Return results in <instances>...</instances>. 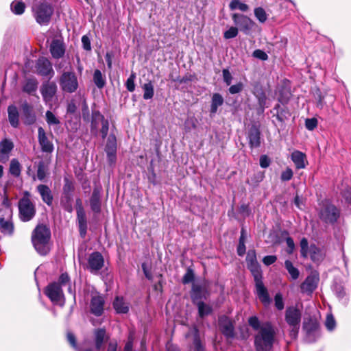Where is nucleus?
<instances>
[{"mask_svg": "<svg viewBox=\"0 0 351 351\" xmlns=\"http://www.w3.org/2000/svg\"><path fill=\"white\" fill-rule=\"evenodd\" d=\"M249 325L258 331L255 335L254 344L257 351H269L273 346L275 337V330L269 322L261 324L256 316L250 317L248 319Z\"/></svg>", "mask_w": 351, "mask_h": 351, "instance_id": "obj_1", "label": "nucleus"}, {"mask_svg": "<svg viewBox=\"0 0 351 351\" xmlns=\"http://www.w3.org/2000/svg\"><path fill=\"white\" fill-rule=\"evenodd\" d=\"M51 231L45 225H38L32 234V242L38 254L46 255L50 250Z\"/></svg>", "mask_w": 351, "mask_h": 351, "instance_id": "obj_2", "label": "nucleus"}, {"mask_svg": "<svg viewBox=\"0 0 351 351\" xmlns=\"http://www.w3.org/2000/svg\"><path fill=\"white\" fill-rule=\"evenodd\" d=\"M18 208L19 219L23 222L31 221L36 215V206L27 191L24 193V196L19 201Z\"/></svg>", "mask_w": 351, "mask_h": 351, "instance_id": "obj_3", "label": "nucleus"}, {"mask_svg": "<svg viewBox=\"0 0 351 351\" xmlns=\"http://www.w3.org/2000/svg\"><path fill=\"white\" fill-rule=\"evenodd\" d=\"M302 313L299 309L293 306L287 307L285 311V321L289 325V336L292 339H296L298 335Z\"/></svg>", "mask_w": 351, "mask_h": 351, "instance_id": "obj_4", "label": "nucleus"}, {"mask_svg": "<svg viewBox=\"0 0 351 351\" xmlns=\"http://www.w3.org/2000/svg\"><path fill=\"white\" fill-rule=\"evenodd\" d=\"M32 12L38 23L41 25H47L51 20L53 9L51 5L47 3H40L33 6Z\"/></svg>", "mask_w": 351, "mask_h": 351, "instance_id": "obj_5", "label": "nucleus"}, {"mask_svg": "<svg viewBox=\"0 0 351 351\" xmlns=\"http://www.w3.org/2000/svg\"><path fill=\"white\" fill-rule=\"evenodd\" d=\"M57 86L53 82H47L43 84L40 88V93L46 105L50 109L53 108V104L57 101L56 96Z\"/></svg>", "mask_w": 351, "mask_h": 351, "instance_id": "obj_6", "label": "nucleus"}, {"mask_svg": "<svg viewBox=\"0 0 351 351\" xmlns=\"http://www.w3.org/2000/svg\"><path fill=\"white\" fill-rule=\"evenodd\" d=\"M60 85L62 90L73 93L78 88V82L75 74L72 71L64 72L60 78Z\"/></svg>", "mask_w": 351, "mask_h": 351, "instance_id": "obj_7", "label": "nucleus"}, {"mask_svg": "<svg viewBox=\"0 0 351 351\" xmlns=\"http://www.w3.org/2000/svg\"><path fill=\"white\" fill-rule=\"evenodd\" d=\"M319 217L326 223H333L339 217V211L334 205L324 201L322 202L319 210Z\"/></svg>", "mask_w": 351, "mask_h": 351, "instance_id": "obj_8", "label": "nucleus"}, {"mask_svg": "<svg viewBox=\"0 0 351 351\" xmlns=\"http://www.w3.org/2000/svg\"><path fill=\"white\" fill-rule=\"evenodd\" d=\"M104 265V258L101 253L95 252L89 254L87 259L86 269L92 274H97Z\"/></svg>", "mask_w": 351, "mask_h": 351, "instance_id": "obj_9", "label": "nucleus"}, {"mask_svg": "<svg viewBox=\"0 0 351 351\" xmlns=\"http://www.w3.org/2000/svg\"><path fill=\"white\" fill-rule=\"evenodd\" d=\"M232 19L234 23L245 34H248L254 26V22L243 14L234 13L232 15Z\"/></svg>", "mask_w": 351, "mask_h": 351, "instance_id": "obj_10", "label": "nucleus"}, {"mask_svg": "<svg viewBox=\"0 0 351 351\" xmlns=\"http://www.w3.org/2000/svg\"><path fill=\"white\" fill-rule=\"evenodd\" d=\"M45 294L54 303H64V295L60 285L57 282H53L47 286L45 290Z\"/></svg>", "mask_w": 351, "mask_h": 351, "instance_id": "obj_11", "label": "nucleus"}, {"mask_svg": "<svg viewBox=\"0 0 351 351\" xmlns=\"http://www.w3.org/2000/svg\"><path fill=\"white\" fill-rule=\"evenodd\" d=\"M36 71L38 75L51 78L54 74L50 61L44 57L38 59L36 63Z\"/></svg>", "mask_w": 351, "mask_h": 351, "instance_id": "obj_12", "label": "nucleus"}, {"mask_svg": "<svg viewBox=\"0 0 351 351\" xmlns=\"http://www.w3.org/2000/svg\"><path fill=\"white\" fill-rule=\"evenodd\" d=\"M246 262L247 267L252 272L254 278L261 277V269L257 261L256 254L254 250H250L248 251L246 256Z\"/></svg>", "mask_w": 351, "mask_h": 351, "instance_id": "obj_13", "label": "nucleus"}, {"mask_svg": "<svg viewBox=\"0 0 351 351\" xmlns=\"http://www.w3.org/2000/svg\"><path fill=\"white\" fill-rule=\"evenodd\" d=\"M38 138L41 150L43 152L51 153L53 152V145L47 136L46 133L42 127H39L38 129Z\"/></svg>", "mask_w": 351, "mask_h": 351, "instance_id": "obj_14", "label": "nucleus"}, {"mask_svg": "<svg viewBox=\"0 0 351 351\" xmlns=\"http://www.w3.org/2000/svg\"><path fill=\"white\" fill-rule=\"evenodd\" d=\"M256 282V293L259 300L265 305L270 302V299L267 289L265 287L262 281V276L254 278Z\"/></svg>", "mask_w": 351, "mask_h": 351, "instance_id": "obj_15", "label": "nucleus"}, {"mask_svg": "<svg viewBox=\"0 0 351 351\" xmlns=\"http://www.w3.org/2000/svg\"><path fill=\"white\" fill-rule=\"evenodd\" d=\"M106 152L107 154L108 161L110 164L115 162L117 152V140L114 135H110L108 138L106 145Z\"/></svg>", "mask_w": 351, "mask_h": 351, "instance_id": "obj_16", "label": "nucleus"}, {"mask_svg": "<svg viewBox=\"0 0 351 351\" xmlns=\"http://www.w3.org/2000/svg\"><path fill=\"white\" fill-rule=\"evenodd\" d=\"M14 148L12 141L5 138L0 142V162H5L10 156V153Z\"/></svg>", "mask_w": 351, "mask_h": 351, "instance_id": "obj_17", "label": "nucleus"}, {"mask_svg": "<svg viewBox=\"0 0 351 351\" xmlns=\"http://www.w3.org/2000/svg\"><path fill=\"white\" fill-rule=\"evenodd\" d=\"M64 186H63V193L65 195V198L68 202V205L65 206V209L69 211H72V206L70 204L72 199V192L74 191V184L72 180H71L68 178H64Z\"/></svg>", "mask_w": 351, "mask_h": 351, "instance_id": "obj_18", "label": "nucleus"}, {"mask_svg": "<svg viewBox=\"0 0 351 351\" xmlns=\"http://www.w3.org/2000/svg\"><path fill=\"white\" fill-rule=\"evenodd\" d=\"M319 278L315 274L308 276L302 283L300 288L302 292L312 293L317 287Z\"/></svg>", "mask_w": 351, "mask_h": 351, "instance_id": "obj_19", "label": "nucleus"}, {"mask_svg": "<svg viewBox=\"0 0 351 351\" xmlns=\"http://www.w3.org/2000/svg\"><path fill=\"white\" fill-rule=\"evenodd\" d=\"M219 325L224 335L228 337L234 336V328L232 322L226 316L219 318Z\"/></svg>", "mask_w": 351, "mask_h": 351, "instance_id": "obj_20", "label": "nucleus"}, {"mask_svg": "<svg viewBox=\"0 0 351 351\" xmlns=\"http://www.w3.org/2000/svg\"><path fill=\"white\" fill-rule=\"evenodd\" d=\"M104 300L100 295L93 296L90 302V311L96 316H100L104 311Z\"/></svg>", "mask_w": 351, "mask_h": 351, "instance_id": "obj_21", "label": "nucleus"}, {"mask_svg": "<svg viewBox=\"0 0 351 351\" xmlns=\"http://www.w3.org/2000/svg\"><path fill=\"white\" fill-rule=\"evenodd\" d=\"M64 47L63 43L58 40L54 39L52 40L50 45V52L54 58H60L64 54Z\"/></svg>", "mask_w": 351, "mask_h": 351, "instance_id": "obj_22", "label": "nucleus"}, {"mask_svg": "<svg viewBox=\"0 0 351 351\" xmlns=\"http://www.w3.org/2000/svg\"><path fill=\"white\" fill-rule=\"evenodd\" d=\"M291 158L298 169L306 167L307 163L306 156L303 152L295 150L292 152Z\"/></svg>", "mask_w": 351, "mask_h": 351, "instance_id": "obj_23", "label": "nucleus"}, {"mask_svg": "<svg viewBox=\"0 0 351 351\" xmlns=\"http://www.w3.org/2000/svg\"><path fill=\"white\" fill-rule=\"evenodd\" d=\"M36 189L41 196L42 200L48 206L52 205L53 198L51 191L49 186L45 184H39Z\"/></svg>", "mask_w": 351, "mask_h": 351, "instance_id": "obj_24", "label": "nucleus"}, {"mask_svg": "<svg viewBox=\"0 0 351 351\" xmlns=\"http://www.w3.org/2000/svg\"><path fill=\"white\" fill-rule=\"evenodd\" d=\"M22 110L24 116V123L32 125L36 121V116L32 112V107L27 102L22 104Z\"/></svg>", "mask_w": 351, "mask_h": 351, "instance_id": "obj_25", "label": "nucleus"}, {"mask_svg": "<svg viewBox=\"0 0 351 351\" xmlns=\"http://www.w3.org/2000/svg\"><path fill=\"white\" fill-rule=\"evenodd\" d=\"M0 229L4 234L12 235L13 234L14 224L11 220V216L9 217L8 215L6 219L0 217Z\"/></svg>", "mask_w": 351, "mask_h": 351, "instance_id": "obj_26", "label": "nucleus"}, {"mask_svg": "<svg viewBox=\"0 0 351 351\" xmlns=\"http://www.w3.org/2000/svg\"><path fill=\"white\" fill-rule=\"evenodd\" d=\"M260 134L258 129L255 127L249 130L248 140L251 147H258L260 145Z\"/></svg>", "mask_w": 351, "mask_h": 351, "instance_id": "obj_27", "label": "nucleus"}, {"mask_svg": "<svg viewBox=\"0 0 351 351\" xmlns=\"http://www.w3.org/2000/svg\"><path fill=\"white\" fill-rule=\"evenodd\" d=\"M113 306L118 313H127L129 311V304L122 297H116Z\"/></svg>", "mask_w": 351, "mask_h": 351, "instance_id": "obj_28", "label": "nucleus"}, {"mask_svg": "<svg viewBox=\"0 0 351 351\" xmlns=\"http://www.w3.org/2000/svg\"><path fill=\"white\" fill-rule=\"evenodd\" d=\"M108 339L106 335V330L99 328L95 331V347L97 350H100L106 340Z\"/></svg>", "mask_w": 351, "mask_h": 351, "instance_id": "obj_29", "label": "nucleus"}, {"mask_svg": "<svg viewBox=\"0 0 351 351\" xmlns=\"http://www.w3.org/2000/svg\"><path fill=\"white\" fill-rule=\"evenodd\" d=\"M8 119L10 125L14 128L19 125V112L15 106H10L8 108Z\"/></svg>", "mask_w": 351, "mask_h": 351, "instance_id": "obj_30", "label": "nucleus"}, {"mask_svg": "<svg viewBox=\"0 0 351 351\" xmlns=\"http://www.w3.org/2000/svg\"><path fill=\"white\" fill-rule=\"evenodd\" d=\"M90 207L91 209L95 213L100 212L101 209V203H100V194L99 191L97 189H95L93 192L92 196L90 197Z\"/></svg>", "mask_w": 351, "mask_h": 351, "instance_id": "obj_31", "label": "nucleus"}, {"mask_svg": "<svg viewBox=\"0 0 351 351\" xmlns=\"http://www.w3.org/2000/svg\"><path fill=\"white\" fill-rule=\"evenodd\" d=\"M93 82L98 88H103L106 83V76L101 71L96 69L93 73Z\"/></svg>", "mask_w": 351, "mask_h": 351, "instance_id": "obj_32", "label": "nucleus"}, {"mask_svg": "<svg viewBox=\"0 0 351 351\" xmlns=\"http://www.w3.org/2000/svg\"><path fill=\"white\" fill-rule=\"evenodd\" d=\"M223 103V99L222 96L219 93L213 94L212 97L211 106H210V113L215 114L217 111L218 107L221 106Z\"/></svg>", "mask_w": 351, "mask_h": 351, "instance_id": "obj_33", "label": "nucleus"}, {"mask_svg": "<svg viewBox=\"0 0 351 351\" xmlns=\"http://www.w3.org/2000/svg\"><path fill=\"white\" fill-rule=\"evenodd\" d=\"M311 258L314 262H319L323 259V254L319 248L315 245H311L308 250Z\"/></svg>", "mask_w": 351, "mask_h": 351, "instance_id": "obj_34", "label": "nucleus"}, {"mask_svg": "<svg viewBox=\"0 0 351 351\" xmlns=\"http://www.w3.org/2000/svg\"><path fill=\"white\" fill-rule=\"evenodd\" d=\"M9 171L14 177H19L21 175V165L17 159L11 160Z\"/></svg>", "mask_w": 351, "mask_h": 351, "instance_id": "obj_35", "label": "nucleus"}, {"mask_svg": "<svg viewBox=\"0 0 351 351\" xmlns=\"http://www.w3.org/2000/svg\"><path fill=\"white\" fill-rule=\"evenodd\" d=\"M38 82L35 79H28L25 81L23 90L25 93L31 94L35 92L37 89Z\"/></svg>", "mask_w": 351, "mask_h": 351, "instance_id": "obj_36", "label": "nucleus"}, {"mask_svg": "<svg viewBox=\"0 0 351 351\" xmlns=\"http://www.w3.org/2000/svg\"><path fill=\"white\" fill-rule=\"evenodd\" d=\"M204 290L201 286L193 284L192 287L191 298L195 303L204 296Z\"/></svg>", "mask_w": 351, "mask_h": 351, "instance_id": "obj_37", "label": "nucleus"}, {"mask_svg": "<svg viewBox=\"0 0 351 351\" xmlns=\"http://www.w3.org/2000/svg\"><path fill=\"white\" fill-rule=\"evenodd\" d=\"M12 11L16 14H22L25 8V3L21 0H15L14 1L11 5Z\"/></svg>", "mask_w": 351, "mask_h": 351, "instance_id": "obj_38", "label": "nucleus"}, {"mask_svg": "<svg viewBox=\"0 0 351 351\" xmlns=\"http://www.w3.org/2000/svg\"><path fill=\"white\" fill-rule=\"evenodd\" d=\"M229 8L231 10H239L242 12H246L249 9V6L247 4L239 0H231Z\"/></svg>", "mask_w": 351, "mask_h": 351, "instance_id": "obj_39", "label": "nucleus"}, {"mask_svg": "<svg viewBox=\"0 0 351 351\" xmlns=\"http://www.w3.org/2000/svg\"><path fill=\"white\" fill-rule=\"evenodd\" d=\"M196 304L198 308L199 315L201 317L206 316L211 313L212 308L208 304L203 302H197Z\"/></svg>", "mask_w": 351, "mask_h": 351, "instance_id": "obj_40", "label": "nucleus"}, {"mask_svg": "<svg viewBox=\"0 0 351 351\" xmlns=\"http://www.w3.org/2000/svg\"><path fill=\"white\" fill-rule=\"evenodd\" d=\"M143 89L144 92L143 98L145 99H149L153 97L154 94V86L151 82L144 84L143 86Z\"/></svg>", "mask_w": 351, "mask_h": 351, "instance_id": "obj_41", "label": "nucleus"}, {"mask_svg": "<svg viewBox=\"0 0 351 351\" xmlns=\"http://www.w3.org/2000/svg\"><path fill=\"white\" fill-rule=\"evenodd\" d=\"M285 266L293 280H295L299 277L300 273L298 269L293 265L290 261L287 260L285 263Z\"/></svg>", "mask_w": 351, "mask_h": 351, "instance_id": "obj_42", "label": "nucleus"}, {"mask_svg": "<svg viewBox=\"0 0 351 351\" xmlns=\"http://www.w3.org/2000/svg\"><path fill=\"white\" fill-rule=\"evenodd\" d=\"M104 117L99 112V111H94L92 113V130H97L99 122H102L103 121H105Z\"/></svg>", "mask_w": 351, "mask_h": 351, "instance_id": "obj_43", "label": "nucleus"}, {"mask_svg": "<svg viewBox=\"0 0 351 351\" xmlns=\"http://www.w3.org/2000/svg\"><path fill=\"white\" fill-rule=\"evenodd\" d=\"M45 117L46 121L49 125H58L60 123L59 119L50 110L46 112Z\"/></svg>", "mask_w": 351, "mask_h": 351, "instance_id": "obj_44", "label": "nucleus"}, {"mask_svg": "<svg viewBox=\"0 0 351 351\" xmlns=\"http://www.w3.org/2000/svg\"><path fill=\"white\" fill-rule=\"evenodd\" d=\"M254 15L261 23H264L267 19L266 12L262 8H255Z\"/></svg>", "mask_w": 351, "mask_h": 351, "instance_id": "obj_45", "label": "nucleus"}, {"mask_svg": "<svg viewBox=\"0 0 351 351\" xmlns=\"http://www.w3.org/2000/svg\"><path fill=\"white\" fill-rule=\"evenodd\" d=\"M325 326H326V328L330 331H332L335 329V328L336 326V322H335V318L332 315H331V314L327 315L326 319V322H325Z\"/></svg>", "mask_w": 351, "mask_h": 351, "instance_id": "obj_46", "label": "nucleus"}, {"mask_svg": "<svg viewBox=\"0 0 351 351\" xmlns=\"http://www.w3.org/2000/svg\"><path fill=\"white\" fill-rule=\"evenodd\" d=\"M136 78L135 73H132L128 78L125 86L128 91L133 92L135 89L134 80Z\"/></svg>", "mask_w": 351, "mask_h": 351, "instance_id": "obj_47", "label": "nucleus"}, {"mask_svg": "<svg viewBox=\"0 0 351 351\" xmlns=\"http://www.w3.org/2000/svg\"><path fill=\"white\" fill-rule=\"evenodd\" d=\"M301 254L304 257H306L308 254V243L306 238H302L300 241Z\"/></svg>", "mask_w": 351, "mask_h": 351, "instance_id": "obj_48", "label": "nucleus"}, {"mask_svg": "<svg viewBox=\"0 0 351 351\" xmlns=\"http://www.w3.org/2000/svg\"><path fill=\"white\" fill-rule=\"evenodd\" d=\"M238 34V29L235 27H230L223 34V36L226 39H230L235 38Z\"/></svg>", "mask_w": 351, "mask_h": 351, "instance_id": "obj_49", "label": "nucleus"}, {"mask_svg": "<svg viewBox=\"0 0 351 351\" xmlns=\"http://www.w3.org/2000/svg\"><path fill=\"white\" fill-rule=\"evenodd\" d=\"M46 176V169L44 163L40 162L38 164L37 169V178L40 180H43Z\"/></svg>", "mask_w": 351, "mask_h": 351, "instance_id": "obj_50", "label": "nucleus"}, {"mask_svg": "<svg viewBox=\"0 0 351 351\" xmlns=\"http://www.w3.org/2000/svg\"><path fill=\"white\" fill-rule=\"evenodd\" d=\"M305 126L307 130L312 131L317 126V120L315 118L307 119L305 121Z\"/></svg>", "mask_w": 351, "mask_h": 351, "instance_id": "obj_51", "label": "nucleus"}, {"mask_svg": "<svg viewBox=\"0 0 351 351\" xmlns=\"http://www.w3.org/2000/svg\"><path fill=\"white\" fill-rule=\"evenodd\" d=\"M293 172L291 169L287 167L282 172L280 178L282 181H289L293 178Z\"/></svg>", "mask_w": 351, "mask_h": 351, "instance_id": "obj_52", "label": "nucleus"}, {"mask_svg": "<svg viewBox=\"0 0 351 351\" xmlns=\"http://www.w3.org/2000/svg\"><path fill=\"white\" fill-rule=\"evenodd\" d=\"M193 331L195 332V337H194V340H193V346L195 348V351H203V348L201 345L200 340H199V337H197V330L196 328H194Z\"/></svg>", "mask_w": 351, "mask_h": 351, "instance_id": "obj_53", "label": "nucleus"}, {"mask_svg": "<svg viewBox=\"0 0 351 351\" xmlns=\"http://www.w3.org/2000/svg\"><path fill=\"white\" fill-rule=\"evenodd\" d=\"M253 56L261 60H267L268 59L267 54L264 51L261 49H256L253 52Z\"/></svg>", "mask_w": 351, "mask_h": 351, "instance_id": "obj_54", "label": "nucleus"}, {"mask_svg": "<svg viewBox=\"0 0 351 351\" xmlns=\"http://www.w3.org/2000/svg\"><path fill=\"white\" fill-rule=\"evenodd\" d=\"M77 217L78 223L86 222L85 212L81 206L77 208Z\"/></svg>", "mask_w": 351, "mask_h": 351, "instance_id": "obj_55", "label": "nucleus"}, {"mask_svg": "<svg viewBox=\"0 0 351 351\" xmlns=\"http://www.w3.org/2000/svg\"><path fill=\"white\" fill-rule=\"evenodd\" d=\"M275 306L278 310H282L284 308V302L280 293H277L275 295Z\"/></svg>", "mask_w": 351, "mask_h": 351, "instance_id": "obj_56", "label": "nucleus"}, {"mask_svg": "<svg viewBox=\"0 0 351 351\" xmlns=\"http://www.w3.org/2000/svg\"><path fill=\"white\" fill-rule=\"evenodd\" d=\"M194 274L191 269H188L182 278V282L184 284H187L193 280Z\"/></svg>", "mask_w": 351, "mask_h": 351, "instance_id": "obj_57", "label": "nucleus"}, {"mask_svg": "<svg viewBox=\"0 0 351 351\" xmlns=\"http://www.w3.org/2000/svg\"><path fill=\"white\" fill-rule=\"evenodd\" d=\"M223 78L224 82L228 85H230L232 80V77L231 73H230L228 69H223Z\"/></svg>", "mask_w": 351, "mask_h": 351, "instance_id": "obj_58", "label": "nucleus"}, {"mask_svg": "<svg viewBox=\"0 0 351 351\" xmlns=\"http://www.w3.org/2000/svg\"><path fill=\"white\" fill-rule=\"evenodd\" d=\"M2 205L6 208V212L8 215H9V217L12 215V210L10 208L11 206V202L8 196H5L3 197V199L2 201Z\"/></svg>", "mask_w": 351, "mask_h": 351, "instance_id": "obj_59", "label": "nucleus"}, {"mask_svg": "<svg viewBox=\"0 0 351 351\" xmlns=\"http://www.w3.org/2000/svg\"><path fill=\"white\" fill-rule=\"evenodd\" d=\"M242 89H243V84L239 82L237 84L232 85L229 88V92L231 94H237V93H240L242 90Z\"/></svg>", "mask_w": 351, "mask_h": 351, "instance_id": "obj_60", "label": "nucleus"}, {"mask_svg": "<svg viewBox=\"0 0 351 351\" xmlns=\"http://www.w3.org/2000/svg\"><path fill=\"white\" fill-rule=\"evenodd\" d=\"M101 123L102 127L101 129V133L103 138H105L108 132L109 123L108 120L103 121Z\"/></svg>", "mask_w": 351, "mask_h": 351, "instance_id": "obj_61", "label": "nucleus"}, {"mask_svg": "<svg viewBox=\"0 0 351 351\" xmlns=\"http://www.w3.org/2000/svg\"><path fill=\"white\" fill-rule=\"evenodd\" d=\"M277 260V257L274 255L266 256L263 258V262L265 265H270L274 263Z\"/></svg>", "mask_w": 351, "mask_h": 351, "instance_id": "obj_62", "label": "nucleus"}, {"mask_svg": "<svg viewBox=\"0 0 351 351\" xmlns=\"http://www.w3.org/2000/svg\"><path fill=\"white\" fill-rule=\"evenodd\" d=\"M82 45H83V48L85 50H86V51L90 50V49H91L90 41V39L88 38V37L87 36H82Z\"/></svg>", "mask_w": 351, "mask_h": 351, "instance_id": "obj_63", "label": "nucleus"}, {"mask_svg": "<svg viewBox=\"0 0 351 351\" xmlns=\"http://www.w3.org/2000/svg\"><path fill=\"white\" fill-rule=\"evenodd\" d=\"M270 165V160L267 156H261L260 158V165L262 168H267Z\"/></svg>", "mask_w": 351, "mask_h": 351, "instance_id": "obj_64", "label": "nucleus"}]
</instances>
